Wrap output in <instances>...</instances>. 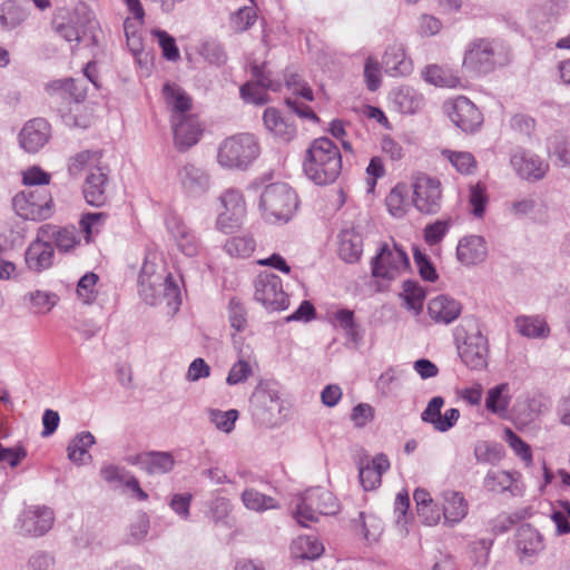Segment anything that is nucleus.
I'll return each instance as SVG.
<instances>
[{"mask_svg": "<svg viewBox=\"0 0 570 570\" xmlns=\"http://www.w3.org/2000/svg\"><path fill=\"white\" fill-rule=\"evenodd\" d=\"M469 204L473 216L481 218L484 215L488 204V196L484 185L479 183L470 187Z\"/></svg>", "mask_w": 570, "mask_h": 570, "instance_id": "obj_57", "label": "nucleus"}, {"mask_svg": "<svg viewBox=\"0 0 570 570\" xmlns=\"http://www.w3.org/2000/svg\"><path fill=\"white\" fill-rule=\"evenodd\" d=\"M402 297L406 307L414 311L415 314L422 311L425 293L416 283L411 281L404 282Z\"/></svg>", "mask_w": 570, "mask_h": 570, "instance_id": "obj_50", "label": "nucleus"}, {"mask_svg": "<svg viewBox=\"0 0 570 570\" xmlns=\"http://www.w3.org/2000/svg\"><path fill=\"white\" fill-rule=\"evenodd\" d=\"M52 236L57 248L62 253H68L80 244V236L75 226L59 228Z\"/></svg>", "mask_w": 570, "mask_h": 570, "instance_id": "obj_48", "label": "nucleus"}, {"mask_svg": "<svg viewBox=\"0 0 570 570\" xmlns=\"http://www.w3.org/2000/svg\"><path fill=\"white\" fill-rule=\"evenodd\" d=\"M105 213H88L79 222L80 228L85 234L86 242L89 243L95 234H98L106 222Z\"/></svg>", "mask_w": 570, "mask_h": 570, "instance_id": "obj_56", "label": "nucleus"}, {"mask_svg": "<svg viewBox=\"0 0 570 570\" xmlns=\"http://www.w3.org/2000/svg\"><path fill=\"white\" fill-rule=\"evenodd\" d=\"M515 551L521 562L531 561L543 549V537L529 523L521 524L514 534Z\"/></svg>", "mask_w": 570, "mask_h": 570, "instance_id": "obj_17", "label": "nucleus"}, {"mask_svg": "<svg viewBox=\"0 0 570 570\" xmlns=\"http://www.w3.org/2000/svg\"><path fill=\"white\" fill-rule=\"evenodd\" d=\"M177 178L185 193L191 196L206 193L210 186L208 174L193 164L183 165L178 169Z\"/></svg>", "mask_w": 570, "mask_h": 570, "instance_id": "obj_22", "label": "nucleus"}, {"mask_svg": "<svg viewBox=\"0 0 570 570\" xmlns=\"http://www.w3.org/2000/svg\"><path fill=\"white\" fill-rule=\"evenodd\" d=\"M442 155L461 174H472L476 167L474 157L468 151L443 150Z\"/></svg>", "mask_w": 570, "mask_h": 570, "instance_id": "obj_51", "label": "nucleus"}, {"mask_svg": "<svg viewBox=\"0 0 570 570\" xmlns=\"http://www.w3.org/2000/svg\"><path fill=\"white\" fill-rule=\"evenodd\" d=\"M55 250L50 243L37 237L28 246L24 261L29 271L40 273L52 266Z\"/></svg>", "mask_w": 570, "mask_h": 570, "instance_id": "obj_24", "label": "nucleus"}, {"mask_svg": "<svg viewBox=\"0 0 570 570\" xmlns=\"http://www.w3.org/2000/svg\"><path fill=\"white\" fill-rule=\"evenodd\" d=\"M17 215L29 220H45L53 214V200L45 187L22 190L12 199Z\"/></svg>", "mask_w": 570, "mask_h": 570, "instance_id": "obj_6", "label": "nucleus"}, {"mask_svg": "<svg viewBox=\"0 0 570 570\" xmlns=\"http://www.w3.org/2000/svg\"><path fill=\"white\" fill-rule=\"evenodd\" d=\"M255 21L256 12L250 7H243L232 16V24L237 32L247 30L255 23Z\"/></svg>", "mask_w": 570, "mask_h": 570, "instance_id": "obj_62", "label": "nucleus"}, {"mask_svg": "<svg viewBox=\"0 0 570 570\" xmlns=\"http://www.w3.org/2000/svg\"><path fill=\"white\" fill-rule=\"evenodd\" d=\"M474 456L478 462L490 463L501 459V452L497 444L480 441L474 446Z\"/></svg>", "mask_w": 570, "mask_h": 570, "instance_id": "obj_60", "label": "nucleus"}, {"mask_svg": "<svg viewBox=\"0 0 570 570\" xmlns=\"http://www.w3.org/2000/svg\"><path fill=\"white\" fill-rule=\"evenodd\" d=\"M242 500L247 509L256 512H263L278 507L274 498L267 497L254 489L245 490L242 494Z\"/></svg>", "mask_w": 570, "mask_h": 570, "instance_id": "obj_42", "label": "nucleus"}, {"mask_svg": "<svg viewBox=\"0 0 570 570\" xmlns=\"http://www.w3.org/2000/svg\"><path fill=\"white\" fill-rule=\"evenodd\" d=\"M158 265L149 256L145 259L139 274V293L149 305L157 304L161 297L167 299L169 307L177 309L180 304V292L170 274L158 272Z\"/></svg>", "mask_w": 570, "mask_h": 570, "instance_id": "obj_2", "label": "nucleus"}, {"mask_svg": "<svg viewBox=\"0 0 570 570\" xmlns=\"http://www.w3.org/2000/svg\"><path fill=\"white\" fill-rule=\"evenodd\" d=\"M504 440L517 455L528 463L531 462L532 453L529 444H527L509 428L504 430Z\"/></svg>", "mask_w": 570, "mask_h": 570, "instance_id": "obj_61", "label": "nucleus"}, {"mask_svg": "<svg viewBox=\"0 0 570 570\" xmlns=\"http://www.w3.org/2000/svg\"><path fill=\"white\" fill-rule=\"evenodd\" d=\"M255 245L250 236H235L225 243L224 249L232 257L246 258L254 252Z\"/></svg>", "mask_w": 570, "mask_h": 570, "instance_id": "obj_47", "label": "nucleus"}, {"mask_svg": "<svg viewBox=\"0 0 570 570\" xmlns=\"http://www.w3.org/2000/svg\"><path fill=\"white\" fill-rule=\"evenodd\" d=\"M338 252L345 262H357L363 253L362 236L355 230H344L340 236Z\"/></svg>", "mask_w": 570, "mask_h": 570, "instance_id": "obj_36", "label": "nucleus"}, {"mask_svg": "<svg viewBox=\"0 0 570 570\" xmlns=\"http://www.w3.org/2000/svg\"><path fill=\"white\" fill-rule=\"evenodd\" d=\"M55 513L48 507H29L18 518L17 528L23 535L41 537L53 525Z\"/></svg>", "mask_w": 570, "mask_h": 570, "instance_id": "obj_10", "label": "nucleus"}, {"mask_svg": "<svg viewBox=\"0 0 570 570\" xmlns=\"http://www.w3.org/2000/svg\"><path fill=\"white\" fill-rule=\"evenodd\" d=\"M149 528L150 521L147 513L141 511L136 513L129 524L128 542L132 544L142 542L149 532Z\"/></svg>", "mask_w": 570, "mask_h": 570, "instance_id": "obj_52", "label": "nucleus"}, {"mask_svg": "<svg viewBox=\"0 0 570 570\" xmlns=\"http://www.w3.org/2000/svg\"><path fill=\"white\" fill-rule=\"evenodd\" d=\"M163 95L167 107L171 110L170 118L190 115L191 98L179 86L169 82L165 83Z\"/></svg>", "mask_w": 570, "mask_h": 570, "instance_id": "obj_29", "label": "nucleus"}, {"mask_svg": "<svg viewBox=\"0 0 570 570\" xmlns=\"http://www.w3.org/2000/svg\"><path fill=\"white\" fill-rule=\"evenodd\" d=\"M515 326L522 336L530 338H544L550 333L548 324L539 316H519Z\"/></svg>", "mask_w": 570, "mask_h": 570, "instance_id": "obj_38", "label": "nucleus"}, {"mask_svg": "<svg viewBox=\"0 0 570 570\" xmlns=\"http://www.w3.org/2000/svg\"><path fill=\"white\" fill-rule=\"evenodd\" d=\"M256 137L248 132L224 139L217 151L218 164L228 169H246L259 155Z\"/></svg>", "mask_w": 570, "mask_h": 570, "instance_id": "obj_3", "label": "nucleus"}, {"mask_svg": "<svg viewBox=\"0 0 570 570\" xmlns=\"http://www.w3.org/2000/svg\"><path fill=\"white\" fill-rule=\"evenodd\" d=\"M98 275L89 272L78 282L77 295L85 304H91L97 297L96 284Z\"/></svg>", "mask_w": 570, "mask_h": 570, "instance_id": "obj_55", "label": "nucleus"}, {"mask_svg": "<svg viewBox=\"0 0 570 570\" xmlns=\"http://www.w3.org/2000/svg\"><path fill=\"white\" fill-rule=\"evenodd\" d=\"M320 512L315 509L314 503H311L309 490L301 495L294 512L295 520L303 527H308L312 522H317Z\"/></svg>", "mask_w": 570, "mask_h": 570, "instance_id": "obj_43", "label": "nucleus"}, {"mask_svg": "<svg viewBox=\"0 0 570 570\" xmlns=\"http://www.w3.org/2000/svg\"><path fill=\"white\" fill-rule=\"evenodd\" d=\"M56 559L46 551L32 553L27 562V570H55Z\"/></svg>", "mask_w": 570, "mask_h": 570, "instance_id": "obj_64", "label": "nucleus"}, {"mask_svg": "<svg viewBox=\"0 0 570 570\" xmlns=\"http://www.w3.org/2000/svg\"><path fill=\"white\" fill-rule=\"evenodd\" d=\"M450 222L436 220L424 228V240L433 246L439 244L449 232Z\"/></svg>", "mask_w": 570, "mask_h": 570, "instance_id": "obj_63", "label": "nucleus"}, {"mask_svg": "<svg viewBox=\"0 0 570 570\" xmlns=\"http://www.w3.org/2000/svg\"><path fill=\"white\" fill-rule=\"evenodd\" d=\"M413 499L416 504L417 518L420 521L429 527L436 525L442 517L441 509L434 502L430 492L425 489H416L413 493Z\"/></svg>", "mask_w": 570, "mask_h": 570, "instance_id": "obj_28", "label": "nucleus"}, {"mask_svg": "<svg viewBox=\"0 0 570 570\" xmlns=\"http://www.w3.org/2000/svg\"><path fill=\"white\" fill-rule=\"evenodd\" d=\"M28 18L26 8L13 0H8L0 6V26L10 31L21 26Z\"/></svg>", "mask_w": 570, "mask_h": 570, "instance_id": "obj_35", "label": "nucleus"}, {"mask_svg": "<svg viewBox=\"0 0 570 570\" xmlns=\"http://www.w3.org/2000/svg\"><path fill=\"white\" fill-rule=\"evenodd\" d=\"M510 164L519 177L529 181L543 179L549 170V164L544 159L521 148L513 151Z\"/></svg>", "mask_w": 570, "mask_h": 570, "instance_id": "obj_12", "label": "nucleus"}, {"mask_svg": "<svg viewBox=\"0 0 570 570\" xmlns=\"http://www.w3.org/2000/svg\"><path fill=\"white\" fill-rule=\"evenodd\" d=\"M511 402L509 383H501L491 387L485 397V409L499 416H504Z\"/></svg>", "mask_w": 570, "mask_h": 570, "instance_id": "obj_31", "label": "nucleus"}, {"mask_svg": "<svg viewBox=\"0 0 570 570\" xmlns=\"http://www.w3.org/2000/svg\"><path fill=\"white\" fill-rule=\"evenodd\" d=\"M240 96L246 102L256 106H263L269 100L266 89L250 81H247L240 87Z\"/></svg>", "mask_w": 570, "mask_h": 570, "instance_id": "obj_58", "label": "nucleus"}, {"mask_svg": "<svg viewBox=\"0 0 570 570\" xmlns=\"http://www.w3.org/2000/svg\"><path fill=\"white\" fill-rule=\"evenodd\" d=\"M320 512L315 509L314 503H311L309 490L301 495L294 512L295 520L303 527H308L312 522H317Z\"/></svg>", "mask_w": 570, "mask_h": 570, "instance_id": "obj_44", "label": "nucleus"}, {"mask_svg": "<svg viewBox=\"0 0 570 570\" xmlns=\"http://www.w3.org/2000/svg\"><path fill=\"white\" fill-rule=\"evenodd\" d=\"M51 128L43 118H33L19 132V144L27 153L39 151L50 139Z\"/></svg>", "mask_w": 570, "mask_h": 570, "instance_id": "obj_15", "label": "nucleus"}, {"mask_svg": "<svg viewBox=\"0 0 570 570\" xmlns=\"http://www.w3.org/2000/svg\"><path fill=\"white\" fill-rule=\"evenodd\" d=\"M513 482V473L503 470H491L487 473L483 485L492 492H504L511 489Z\"/></svg>", "mask_w": 570, "mask_h": 570, "instance_id": "obj_46", "label": "nucleus"}, {"mask_svg": "<svg viewBox=\"0 0 570 570\" xmlns=\"http://www.w3.org/2000/svg\"><path fill=\"white\" fill-rule=\"evenodd\" d=\"M406 253L395 243H383L371 261L372 275L375 278L393 281L409 268Z\"/></svg>", "mask_w": 570, "mask_h": 570, "instance_id": "obj_7", "label": "nucleus"}, {"mask_svg": "<svg viewBox=\"0 0 570 570\" xmlns=\"http://www.w3.org/2000/svg\"><path fill=\"white\" fill-rule=\"evenodd\" d=\"M170 124L174 145L179 151H186L198 142L203 130L195 115L170 118Z\"/></svg>", "mask_w": 570, "mask_h": 570, "instance_id": "obj_14", "label": "nucleus"}, {"mask_svg": "<svg viewBox=\"0 0 570 570\" xmlns=\"http://www.w3.org/2000/svg\"><path fill=\"white\" fill-rule=\"evenodd\" d=\"M451 121L462 131L473 132L476 130L483 117L476 106L466 97L460 96L445 105Z\"/></svg>", "mask_w": 570, "mask_h": 570, "instance_id": "obj_11", "label": "nucleus"}, {"mask_svg": "<svg viewBox=\"0 0 570 570\" xmlns=\"http://www.w3.org/2000/svg\"><path fill=\"white\" fill-rule=\"evenodd\" d=\"M254 405L264 411L267 420H271L275 413L281 414L283 411V403L279 393L272 389H263L253 395Z\"/></svg>", "mask_w": 570, "mask_h": 570, "instance_id": "obj_39", "label": "nucleus"}, {"mask_svg": "<svg viewBox=\"0 0 570 570\" xmlns=\"http://www.w3.org/2000/svg\"><path fill=\"white\" fill-rule=\"evenodd\" d=\"M458 352L471 370H482L488 364V341L474 320L464 321L455 330Z\"/></svg>", "mask_w": 570, "mask_h": 570, "instance_id": "obj_4", "label": "nucleus"}, {"mask_svg": "<svg viewBox=\"0 0 570 570\" xmlns=\"http://www.w3.org/2000/svg\"><path fill=\"white\" fill-rule=\"evenodd\" d=\"M228 321L236 332H243L247 327V309L237 297H232L228 303Z\"/></svg>", "mask_w": 570, "mask_h": 570, "instance_id": "obj_53", "label": "nucleus"}, {"mask_svg": "<svg viewBox=\"0 0 570 570\" xmlns=\"http://www.w3.org/2000/svg\"><path fill=\"white\" fill-rule=\"evenodd\" d=\"M549 155L554 165L570 168V140L554 137L549 146Z\"/></svg>", "mask_w": 570, "mask_h": 570, "instance_id": "obj_49", "label": "nucleus"}, {"mask_svg": "<svg viewBox=\"0 0 570 570\" xmlns=\"http://www.w3.org/2000/svg\"><path fill=\"white\" fill-rule=\"evenodd\" d=\"M304 170L316 185L335 181L342 170V157L336 145L327 137L315 139L307 149Z\"/></svg>", "mask_w": 570, "mask_h": 570, "instance_id": "obj_1", "label": "nucleus"}, {"mask_svg": "<svg viewBox=\"0 0 570 570\" xmlns=\"http://www.w3.org/2000/svg\"><path fill=\"white\" fill-rule=\"evenodd\" d=\"M95 436L90 432L77 434L68 444V459L76 464H85L91 460L88 449L95 444Z\"/></svg>", "mask_w": 570, "mask_h": 570, "instance_id": "obj_33", "label": "nucleus"}, {"mask_svg": "<svg viewBox=\"0 0 570 570\" xmlns=\"http://www.w3.org/2000/svg\"><path fill=\"white\" fill-rule=\"evenodd\" d=\"M254 298L269 311H283L288 306L282 279L266 272L261 273L254 282Z\"/></svg>", "mask_w": 570, "mask_h": 570, "instance_id": "obj_9", "label": "nucleus"}, {"mask_svg": "<svg viewBox=\"0 0 570 570\" xmlns=\"http://www.w3.org/2000/svg\"><path fill=\"white\" fill-rule=\"evenodd\" d=\"M26 301H29L30 308L36 314H47L57 304L58 297L53 293L45 291H33L24 296Z\"/></svg>", "mask_w": 570, "mask_h": 570, "instance_id": "obj_41", "label": "nucleus"}, {"mask_svg": "<svg viewBox=\"0 0 570 570\" xmlns=\"http://www.w3.org/2000/svg\"><path fill=\"white\" fill-rule=\"evenodd\" d=\"M207 415L209 422L213 423L217 430L224 433H230L235 428V423L238 420L239 413L234 409L228 411L208 409Z\"/></svg>", "mask_w": 570, "mask_h": 570, "instance_id": "obj_45", "label": "nucleus"}, {"mask_svg": "<svg viewBox=\"0 0 570 570\" xmlns=\"http://www.w3.org/2000/svg\"><path fill=\"white\" fill-rule=\"evenodd\" d=\"M220 202L224 210L218 216L217 226L222 230L228 232L245 216V200L239 190L227 189L220 196Z\"/></svg>", "mask_w": 570, "mask_h": 570, "instance_id": "obj_16", "label": "nucleus"}, {"mask_svg": "<svg viewBox=\"0 0 570 570\" xmlns=\"http://www.w3.org/2000/svg\"><path fill=\"white\" fill-rule=\"evenodd\" d=\"M263 121L265 128L281 141L289 142L296 136V126L291 122L289 119L282 117L276 108H266L263 115Z\"/></svg>", "mask_w": 570, "mask_h": 570, "instance_id": "obj_27", "label": "nucleus"}, {"mask_svg": "<svg viewBox=\"0 0 570 570\" xmlns=\"http://www.w3.org/2000/svg\"><path fill=\"white\" fill-rule=\"evenodd\" d=\"M424 80L441 88H461V78L451 69L438 65L425 67L422 72Z\"/></svg>", "mask_w": 570, "mask_h": 570, "instance_id": "obj_30", "label": "nucleus"}, {"mask_svg": "<svg viewBox=\"0 0 570 570\" xmlns=\"http://www.w3.org/2000/svg\"><path fill=\"white\" fill-rule=\"evenodd\" d=\"M309 499L321 515L335 514L338 510L337 500L328 490L322 488L311 489Z\"/></svg>", "mask_w": 570, "mask_h": 570, "instance_id": "obj_40", "label": "nucleus"}, {"mask_svg": "<svg viewBox=\"0 0 570 570\" xmlns=\"http://www.w3.org/2000/svg\"><path fill=\"white\" fill-rule=\"evenodd\" d=\"M390 469V461L384 453L376 454L373 459H361L358 462L360 482L365 491H371L381 485L382 475Z\"/></svg>", "mask_w": 570, "mask_h": 570, "instance_id": "obj_19", "label": "nucleus"}, {"mask_svg": "<svg viewBox=\"0 0 570 570\" xmlns=\"http://www.w3.org/2000/svg\"><path fill=\"white\" fill-rule=\"evenodd\" d=\"M441 499L444 524L453 527L468 515L469 502L462 492L444 490L441 493Z\"/></svg>", "mask_w": 570, "mask_h": 570, "instance_id": "obj_20", "label": "nucleus"}, {"mask_svg": "<svg viewBox=\"0 0 570 570\" xmlns=\"http://www.w3.org/2000/svg\"><path fill=\"white\" fill-rule=\"evenodd\" d=\"M412 204L421 214L435 215L442 207L441 181L425 174H419L412 183Z\"/></svg>", "mask_w": 570, "mask_h": 570, "instance_id": "obj_8", "label": "nucleus"}, {"mask_svg": "<svg viewBox=\"0 0 570 570\" xmlns=\"http://www.w3.org/2000/svg\"><path fill=\"white\" fill-rule=\"evenodd\" d=\"M393 102L402 114L412 115L423 108L424 98L411 87H401L393 92Z\"/></svg>", "mask_w": 570, "mask_h": 570, "instance_id": "obj_32", "label": "nucleus"}, {"mask_svg": "<svg viewBox=\"0 0 570 570\" xmlns=\"http://www.w3.org/2000/svg\"><path fill=\"white\" fill-rule=\"evenodd\" d=\"M323 551V544L317 539L308 535H301L291 544V553L295 559L313 560L318 558Z\"/></svg>", "mask_w": 570, "mask_h": 570, "instance_id": "obj_37", "label": "nucleus"}, {"mask_svg": "<svg viewBox=\"0 0 570 570\" xmlns=\"http://www.w3.org/2000/svg\"><path fill=\"white\" fill-rule=\"evenodd\" d=\"M297 206L296 193L284 183L268 185L261 195L259 207L269 223H287Z\"/></svg>", "mask_w": 570, "mask_h": 570, "instance_id": "obj_5", "label": "nucleus"}, {"mask_svg": "<svg viewBox=\"0 0 570 570\" xmlns=\"http://www.w3.org/2000/svg\"><path fill=\"white\" fill-rule=\"evenodd\" d=\"M102 166L100 151L83 150L69 159L68 170L70 175L79 176L85 171L88 174L96 171L97 167L101 168Z\"/></svg>", "mask_w": 570, "mask_h": 570, "instance_id": "obj_34", "label": "nucleus"}, {"mask_svg": "<svg viewBox=\"0 0 570 570\" xmlns=\"http://www.w3.org/2000/svg\"><path fill=\"white\" fill-rule=\"evenodd\" d=\"M495 62L494 45L487 39H479L471 42L463 59V66L480 73L492 71L495 67Z\"/></svg>", "mask_w": 570, "mask_h": 570, "instance_id": "obj_13", "label": "nucleus"}, {"mask_svg": "<svg viewBox=\"0 0 570 570\" xmlns=\"http://www.w3.org/2000/svg\"><path fill=\"white\" fill-rule=\"evenodd\" d=\"M389 213L394 217H403L406 213V203L404 190L400 186H395L385 199Z\"/></svg>", "mask_w": 570, "mask_h": 570, "instance_id": "obj_59", "label": "nucleus"}, {"mask_svg": "<svg viewBox=\"0 0 570 570\" xmlns=\"http://www.w3.org/2000/svg\"><path fill=\"white\" fill-rule=\"evenodd\" d=\"M462 311L461 304L446 295H439L432 298L428 305L430 317L442 324H450L455 321Z\"/></svg>", "mask_w": 570, "mask_h": 570, "instance_id": "obj_26", "label": "nucleus"}, {"mask_svg": "<svg viewBox=\"0 0 570 570\" xmlns=\"http://www.w3.org/2000/svg\"><path fill=\"white\" fill-rule=\"evenodd\" d=\"M127 461L139 465L150 475L168 473L175 465V460L169 452H147L128 458Z\"/></svg>", "mask_w": 570, "mask_h": 570, "instance_id": "obj_25", "label": "nucleus"}, {"mask_svg": "<svg viewBox=\"0 0 570 570\" xmlns=\"http://www.w3.org/2000/svg\"><path fill=\"white\" fill-rule=\"evenodd\" d=\"M488 256L485 239L480 235H469L459 240L456 258L465 266L481 264Z\"/></svg>", "mask_w": 570, "mask_h": 570, "instance_id": "obj_21", "label": "nucleus"}, {"mask_svg": "<svg viewBox=\"0 0 570 570\" xmlns=\"http://www.w3.org/2000/svg\"><path fill=\"white\" fill-rule=\"evenodd\" d=\"M46 90L49 95L61 94L62 96L68 95L76 101H80L85 98L82 90H78V86L75 79L68 78L62 80H55L46 86Z\"/></svg>", "mask_w": 570, "mask_h": 570, "instance_id": "obj_54", "label": "nucleus"}, {"mask_svg": "<svg viewBox=\"0 0 570 570\" xmlns=\"http://www.w3.org/2000/svg\"><path fill=\"white\" fill-rule=\"evenodd\" d=\"M107 187H108V168L102 166L97 167L96 171H90L83 184V196L86 202L91 206H101L107 200Z\"/></svg>", "mask_w": 570, "mask_h": 570, "instance_id": "obj_23", "label": "nucleus"}, {"mask_svg": "<svg viewBox=\"0 0 570 570\" xmlns=\"http://www.w3.org/2000/svg\"><path fill=\"white\" fill-rule=\"evenodd\" d=\"M443 405L444 399L442 396H434L429 401L425 410L421 413V420L432 424L434 430L439 432L449 431L456 424L460 417V411L455 407L446 410L442 415L441 409Z\"/></svg>", "mask_w": 570, "mask_h": 570, "instance_id": "obj_18", "label": "nucleus"}]
</instances>
